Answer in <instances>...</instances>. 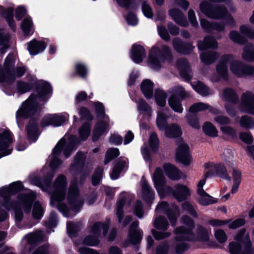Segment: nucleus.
I'll return each instance as SVG.
<instances>
[{
	"mask_svg": "<svg viewBox=\"0 0 254 254\" xmlns=\"http://www.w3.org/2000/svg\"><path fill=\"white\" fill-rule=\"evenodd\" d=\"M75 141L76 137L74 135L68 136L65 135L61 139L54 149L52 155L49 157L50 172L47 175L46 179L42 183L39 180H33L32 183L41 188L43 190L49 191L51 189V182L54 176L55 170L61 164L59 158L61 152L63 150L65 157H68L75 146Z\"/></svg>",
	"mask_w": 254,
	"mask_h": 254,
	"instance_id": "1",
	"label": "nucleus"
},
{
	"mask_svg": "<svg viewBox=\"0 0 254 254\" xmlns=\"http://www.w3.org/2000/svg\"><path fill=\"white\" fill-rule=\"evenodd\" d=\"M52 88L47 82H42L39 85L37 89V96L32 95L22 105L17 112V121L19 118H27L34 114L38 104L42 101L48 100L51 97Z\"/></svg>",
	"mask_w": 254,
	"mask_h": 254,
	"instance_id": "2",
	"label": "nucleus"
},
{
	"mask_svg": "<svg viewBox=\"0 0 254 254\" xmlns=\"http://www.w3.org/2000/svg\"><path fill=\"white\" fill-rule=\"evenodd\" d=\"M35 198V193L32 191H30L27 194H20L18 195L17 200L12 203L5 201L3 203V206L7 210L12 209L14 212L16 222H20L22 220L23 216L21 208H22L24 210L25 213H29L32 202Z\"/></svg>",
	"mask_w": 254,
	"mask_h": 254,
	"instance_id": "3",
	"label": "nucleus"
},
{
	"mask_svg": "<svg viewBox=\"0 0 254 254\" xmlns=\"http://www.w3.org/2000/svg\"><path fill=\"white\" fill-rule=\"evenodd\" d=\"M66 187V181L65 177L63 175H60L56 180L53 187V190L51 197V204L52 205H57L59 210L63 213L64 215L68 217V209L67 206L60 203L65 197Z\"/></svg>",
	"mask_w": 254,
	"mask_h": 254,
	"instance_id": "4",
	"label": "nucleus"
},
{
	"mask_svg": "<svg viewBox=\"0 0 254 254\" xmlns=\"http://www.w3.org/2000/svg\"><path fill=\"white\" fill-rule=\"evenodd\" d=\"M172 58L171 50L168 46L163 45L161 48L154 46L149 53L148 64L153 70H157L161 67L163 63L170 60Z\"/></svg>",
	"mask_w": 254,
	"mask_h": 254,
	"instance_id": "5",
	"label": "nucleus"
},
{
	"mask_svg": "<svg viewBox=\"0 0 254 254\" xmlns=\"http://www.w3.org/2000/svg\"><path fill=\"white\" fill-rule=\"evenodd\" d=\"M14 64L13 56L9 54L5 60L3 74L0 75V82L11 83L15 79L16 77H20L24 74L25 68L24 67H17L14 68Z\"/></svg>",
	"mask_w": 254,
	"mask_h": 254,
	"instance_id": "6",
	"label": "nucleus"
},
{
	"mask_svg": "<svg viewBox=\"0 0 254 254\" xmlns=\"http://www.w3.org/2000/svg\"><path fill=\"white\" fill-rule=\"evenodd\" d=\"M167 115L163 111L158 112L156 124L160 130H164L167 137L174 138L180 136L182 133L181 127L176 124L167 125Z\"/></svg>",
	"mask_w": 254,
	"mask_h": 254,
	"instance_id": "7",
	"label": "nucleus"
},
{
	"mask_svg": "<svg viewBox=\"0 0 254 254\" xmlns=\"http://www.w3.org/2000/svg\"><path fill=\"white\" fill-rule=\"evenodd\" d=\"M109 225L100 222L95 223L91 228L90 234L86 236L83 243L85 245L95 246L99 243V239L106 236Z\"/></svg>",
	"mask_w": 254,
	"mask_h": 254,
	"instance_id": "8",
	"label": "nucleus"
},
{
	"mask_svg": "<svg viewBox=\"0 0 254 254\" xmlns=\"http://www.w3.org/2000/svg\"><path fill=\"white\" fill-rule=\"evenodd\" d=\"M95 108L99 118H102V120H100L95 127L93 134L94 141L98 140L99 136L108 128L109 121V117L104 114V109L102 103H95Z\"/></svg>",
	"mask_w": 254,
	"mask_h": 254,
	"instance_id": "9",
	"label": "nucleus"
},
{
	"mask_svg": "<svg viewBox=\"0 0 254 254\" xmlns=\"http://www.w3.org/2000/svg\"><path fill=\"white\" fill-rule=\"evenodd\" d=\"M67 198L68 205L73 210L77 211L82 206L83 200L80 195L76 180H73L71 182Z\"/></svg>",
	"mask_w": 254,
	"mask_h": 254,
	"instance_id": "10",
	"label": "nucleus"
},
{
	"mask_svg": "<svg viewBox=\"0 0 254 254\" xmlns=\"http://www.w3.org/2000/svg\"><path fill=\"white\" fill-rule=\"evenodd\" d=\"M154 187L160 198L164 197L172 191L171 187L166 185L165 180L161 169L156 168L152 177Z\"/></svg>",
	"mask_w": 254,
	"mask_h": 254,
	"instance_id": "11",
	"label": "nucleus"
},
{
	"mask_svg": "<svg viewBox=\"0 0 254 254\" xmlns=\"http://www.w3.org/2000/svg\"><path fill=\"white\" fill-rule=\"evenodd\" d=\"M230 69L232 73L239 77L246 76L254 77V66L247 65L239 61L232 62Z\"/></svg>",
	"mask_w": 254,
	"mask_h": 254,
	"instance_id": "12",
	"label": "nucleus"
},
{
	"mask_svg": "<svg viewBox=\"0 0 254 254\" xmlns=\"http://www.w3.org/2000/svg\"><path fill=\"white\" fill-rule=\"evenodd\" d=\"M182 223L188 227V229H184L183 227H180L175 231V239L177 241L191 240V229L194 227L193 221L189 217L185 216L182 218Z\"/></svg>",
	"mask_w": 254,
	"mask_h": 254,
	"instance_id": "13",
	"label": "nucleus"
},
{
	"mask_svg": "<svg viewBox=\"0 0 254 254\" xmlns=\"http://www.w3.org/2000/svg\"><path fill=\"white\" fill-rule=\"evenodd\" d=\"M209 175L210 173L208 171L205 172L204 175V178L200 180L197 185V192L200 196L198 201L200 204L203 205H207L217 202L216 198L210 196L203 189V186L206 183V179Z\"/></svg>",
	"mask_w": 254,
	"mask_h": 254,
	"instance_id": "14",
	"label": "nucleus"
},
{
	"mask_svg": "<svg viewBox=\"0 0 254 254\" xmlns=\"http://www.w3.org/2000/svg\"><path fill=\"white\" fill-rule=\"evenodd\" d=\"M176 159L185 166H189L192 161L189 147L186 142L181 141L178 143L176 152Z\"/></svg>",
	"mask_w": 254,
	"mask_h": 254,
	"instance_id": "15",
	"label": "nucleus"
},
{
	"mask_svg": "<svg viewBox=\"0 0 254 254\" xmlns=\"http://www.w3.org/2000/svg\"><path fill=\"white\" fill-rule=\"evenodd\" d=\"M69 116L66 113L61 114H51L45 116L42 120V127L52 125L55 127L61 126L63 123L69 119Z\"/></svg>",
	"mask_w": 254,
	"mask_h": 254,
	"instance_id": "16",
	"label": "nucleus"
},
{
	"mask_svg": "<svg viewBox=\"0 0 254 254\" xmlns=\"http://www.w3.org/2000/svg\"><path fill=\"white\" fill-rule=\"evenodd\" d=\"M242 243L231 242L228 245L229 252L230 254H254V250L252 248V244L251 240H249L244 245V250Z\"/></svg>",
	"mask_w": 254,
	"mask_h": 254,
	"instance_id": "17",
	"label": "nucleus"
},
{
	"mask_svg": "<svg viewBox=\"0 0 254 254\" xmlns=\"http://www.w3.org/2000/svg\"><path fill=\"white\" fill-rule=\"evenodd\" d=\"M156 211L157 212H166L171 225L173 226L176 225L177 218L179 215L178 209L176 205H172L171 207L169 208L168 204L163 201L157 205Z\"/></svg>",
	"mask_w": 254,
	"mask_h": 254,
	"instance_id": "18",
	"label": "nucleus"
},
{
	"mask_svg": "<svg viewBox=\"0 0 254 254\" xmlns=\"http://www.w3.org/2000/svg\"><path fill=\"white\" fill-rule=\"evenodd\" d=\"M241 108L244 113L254 115V94L246 91L242 95Z\"/></svg>",
	"mask_w": 254,
	"mask_h": 254,
	"instance_id": "19",
	"label": "nucleus"
},
{
	"mask_svg": "<svg viewBox=\"0 0 254 254\" xmlns=\"http://www.w3.org/2000/svg\"><path fill=\"white\" fill-rule=\"evenodd\" d=\"M200 10L206 16L213 19H219L222 16V9L220 7H212L207 1H203L200 4Z\"/></svg>",
	"mask_w": 254,
	"mask_h": 254,
	"instance_id": "20",
	"label": "nucleus"
},
{
	"mask_svg": "<svg viewBox=\"0 0 254 254\" xmlns=\"http://www.w3.org/2000/svg\"><path fill=\"white\" fill-rule=\"evenodd\" d=\"M12 142V137L8 131H4L0 134V157L5 156L11 153V149H8L9 145Z\"/></svg>",
	"mask_w": 254,
	"mask_h": 254,
	"instance_id": "21",
	"label": "nucleus"
},
{
	"mask_svg": "<svg viewBox=\"0 0 254 254\" xmlns=\"http://www.w3.org/2000/svg\"><path fill=\"white\" fill-rule=\"evenodd\" d=\"M22 189L21 182H16L8 186H4L0 189V195L6 199L12 194H14Z\"/></svg>",
	"mask_w": 254,
	"mask_h": 254,
	"instance_id": "22",
	"label": "nucleus"
},
{
	"mask_svg": "<svg viewBox=\"0 0 254 254\" xmlns=\"http://www.w3.org/2000/svg\"><path fill=\"white\" fill-rule=\"evenodd\" d=\"M169 14L172 18L179 25L187 27L189 23L183 12L179 9L172 8L169 11Z\"/></svg>",
	"mask_w": 254,
	"mask_h": 254,
	"instance_id": "23",
	"label": "nucleus"
},
{
	"mask_svg": "<svg viewBox=\"0 0 254 254\" xmlns=\"http://www.w3.org/2000/svg\"><path fill=\"white\" fill-rule=\"evenodd\" d=\"M130 56L134 63H140L146 57L145 51L142 46L134 45L132 47Z\"/></svg>",
	"mask_w": 254,
	"mask_h": 254,
	"instance_id": "24",
	"label": "nucleus"
},
{
	"mask_svg": "<svg viewBox=\"0 0 254 254\" xmlns=\"http://www.w3.org/2000/svg\"><path fill=\"white\" fill-rule=\"evenodd\" d=\"M173 46L175 51L182 54H188L194 48L190 43L184 44L179 38L173 40Z\"/></svg>",
	"mask_w": 254,
	"mask_h": 254,
	"instance_id": "25",
	"label": "nucleus"
},
{
	"mask_svg": "<svg viewBox=\"0 0 254 254\" xmlns=\"http://www.w3.org/2000/svg\"><path fill=\"white\" fill-rule=\"evenodd\" d=\"M173 194L179 201H182L190 194V190L187 186L179 184L175 187Z\"/></svg>",
	"mask_w": 254,
	"mask_h": 254,
	"instance_id": "26",
	"label": "nucleus"
},
{
	"mask_svg": "<svg viewBox=\"0 0 254 254\" xmlns=\"http://www.w3.org/2000/svg\"><path fill=\"white\" fill-rule=\"evenodd\" d=\"M86 159L85 155L82 152H78L75 156L73 163L70 166V171L74 174L76 171L80 172L82 169Z\"/></svg>",
	"mask_w": 254,
	"mask_h": 254,
	"instance_id": "27",
	"label": "nucleus"
},
{
	"mask_svg": "<svg viewBox=\"0 0 254 254\" xmlns=\"http://www.w3.org/2000/svg\"><path fill=\"white\" fill-rule=\"evenodd\" d=\"M206 110H208L209 112L214 114H217L220 112V111L218 109L202 102L197 103L191 105L189 109V112L190 113H196Z\"/></svg>",
	"mask_w": 254,
	"mask_h": 254,
	"instance_id": "28",
	"label": "nucleus"
},
{
	"mask_svg": "<svg viewBox=\"0 0 254 254\" xmlns=\"http://www.w3.org/2000/svg\"><path fill=\"white\" fill-rule=\"evenodd\" d=\"M46 47L43 42L34 39L28 44V50L31 55H36L44 51Z\"/></svg>",
	"mask_w": 254,
	"mask_h": 254,
	"instance_id": "29",
	"label": "nucleus"
},
{
	"mask_svg": "<svg viewBox=\"0 0 254 254\" xmlns=\"http://www.w3.org/2000/svg\"><path fill=\"white\" fill-rule=\"evenodd\" d=\"M163 168L166 175L171 180H178L182 176V173L172 164H166Z\"/></svg>",
	"mask_w": 254,
	"mask_h": 254,
	"instance_id": "30",
	"label": "nucleus"
},
{
	"mask_svg": "<svg viewBox=\"0 0 254 254\" xmlns=\"http://www.w3.org/2000/svg\"><path fill=\"white\" fill-rule=\"evenodd\" d=\"M177 66L180 69V75L185 80H190L191 74L190 73V67L186 60L180 59L177 62Z\"/></svg>",
	"mask_w": 254,
	"mask_h": 254,
	"instance_id": "31",
	"label": "nucleus"
},
{
	"mask_svg": "<svg viewBox=\"0 0 254 254\" xmlns=\"http://www.w3.org/2000/svg\"><path fill=\"white\" fill-rule=\"evenodd\" d=\"M143 198L149 202L154 198L155 193L144 178L141 181Z\"/></svg>",
	"mask_w": 254,
	"mask_h": 254,
	"instance_id": "32",
	"label": "nucleus"
},
{
	"mask_svg": "<svg viewBox=\"0 0 254 254\" xmlns=\"http://www.w3.org/2000/svg\"><path fill=\"white\" fill-rule=\"evenodd\" d=\"M138 225L137 222H134L130 227L128 234V240L131 244H135L139 242L141 239L142 232L140 230H136L135 228Z\"/></svg>",
	"mask_w": 254,
	"mask_h": 254,
	"instance_id": "33",
	"label": "nucleus"
},
{
	"mask_svg": "<svg viewBox=\"0 0 254 254\" xmlns=\"http://www.w3.org/2000/svg\"><path fill=\"white\" fill-rule=\"evenodd\" d=\"M242 54V59L247 62H254V45L252 43L244 45Z\"/></svg>",
	"mask_w": 254,
	"mask_h": 254,
	"instance_id": "34",
	"label": "nucleus"
},
{
	"mask_svg": "<svg viewBox=\"0 0 254 254\" xmlns=\"http://www.w3.org/2000/svg\"><path fill=\"white\" fill-rule=\"evenodd\" d=\"M43 236L42 232L39 231L34 233H31L23 239V243H27V247L29 249V252L31 251V245L35 243L37 241H40L41 239V237Z\"/></svg>",
	"mask_w": 254,
	"mask_h": 254,
	"instance_id": "35",
	"label": "nucleus"
},
{
	"mask_svg": "<svg viewBox=\"0 0 254 254\" xmlns=\"http://www.w3.org/2000/svg\"><path fill=\"white\" fill-rule=\"evenodd\" d=\"M153 83L149 79L144 80L141 84V89L144 96L150 99L153 95Z\"/></svg>",
	"mask_w": 254,
	"mask_h": 254,
	"instance_id": "36",
	"label": "nucleus"
},
{
	"mask_svg": "<svg viewBox=\"0 0 254 254\" xmlns=\"http://www.w3.org/2000/svg\"><path fill=\"white\" fill-rule=\"evenodd\" d=\"M137 109L139 114H142L149 119L151 116L152 110L150 106L142 99L137 102Z\"/></svg>",
	"mask_w": 254,
	"mask_h": 254,
	"instance_id": "37",
	"label": "nucleus"
},
{
	"mask_svg": "<svg viewBox=\"0 0 254 254\" xmlns=\"http://www.w3.org/2000/svg\"><path fill=\"white\" fill-rule=\"evenodd\" d=\"M229 37L233 42L239 45H244L248 42V39L243 34H240L236 30L230 31Z\"/></svg>",
	"mask_w": 254,
	"mask_h": 254,
	"instance_id": "38",
	"label": "nucleus"
},
{
	"mask_svg": "<svg viewBox=\"0 0 254 254\" xmlns=\"http://www.w3.org/2000/svg\"><path fill=\"white\" fill-rule=\"evenodd\" d=\"M168 104L171 108L175 112L182 113L184 109L181 101L175 95H172L168 100Z\"/></svg>",
	"mask_w": 254,
	"mask_h": 254,
	"instance_id": "39",
	"label": "nucleus"
},
{
	"mask_svg": "<svg viewBox=\"0 0 254 254\" xmlns=\"http://www.w3.org/2000/svg\"><path fill=\"white\" fill-rule=\"evenodd\" d=\"M26 129L29 139L36 141L38 136L37 124L34 121L30 122L27 125Z\"/></svg>",
	"mask_w": 254,
	"mask_h": 254,
	"instance_id": "40",
	"label": "nucleus"
},
{
	"mask_svg": "<svg viewBox=\"0 0 254 254\" xmlns=\"http://www.w3.org/2000/svg\"><path fill=\"white\" fill-rule=\"evenodd\" d=\"M191 85L196 92L202 96H207L211 93L210 90L200 81H195L191 82Z\"/></svg>",
	"mask_w": 254,
	"mask_h": 254,
	"instance_id": "41",
	"label": "nucleus"
},
{
	"mask_svg": "<svg viewBox=\"0 0 254 254\" xmlns=\"http://www.w3.org/2000/svg\"><path fill=\"white\" fill-rule=\"evenodd\" d=\"M233 28L236 25V21L232 15L229 12L227 7L223 5V31L225 26Z\"/></svg>",
	"mask_w": 254,
	"mask_h": 254,
	"instance_id": "42",
	"label": "nucleus"
},
{
	"mask_svg": "<svg viewBox=\"0 0 254 254\" xmlns=\"http://www.w3.org/2000/svg\"><path fill=\"white\" fill-rule=\"evenodd\" d=\"M210 224L214 227V235L216 239L220 243L222 242V222L220 220H213L210 222Z\"/></svg>",
	"mask_w": 254,
	"mask_h": 254,
	"instance_id": "43",
	"label": "nucleus"
},
{
	"mask_svg": "<svg viewBox=\"0 0 254 254\" xmlns=\"http://www.w3.org/2000/svg\"><path fill=\"white\" fill-rule=\"evenodd\" d=\"M233 184L231 192L233 194L236 193L239 189L241 182V172L240 170L234 169L232 173Z\"/></svg>",
	"mask_w": 254,
	"mask_h": 254,
	"instance_id": "44",
	"label": "nucleus"
},
{
	"mask_svg": "<svg viewBox=\"0 0 254 254\" xmlns=\"http://www.w3.org/2000/svg\"><path fill=\"white\" fill-rule=\"evenodd\" d=\"M9 36L0 30V53L3 54L9 48Z\"/></svg>",
	"mask_w": 254,
	"mask_h": 254,
	"instance_id": "45",
	"label": "nucleus"
},
{
	"mask_svg": "<svg viewBox=\"0 0 254 254\" xmlns=\"http://www.w3.org/2000/svg\"><path fill=\"white\" fill-rule=\"evenodd\" d=\"M21 27L26 35H31L34 32L33 23L30 17H27L23 20Z\"/></svg>",
	"mask_w": 254,
	"mask_h": 254,
	"instance_id": "46",
	"label": "nucleus"
},
{
	"mask_svg": "<svg viewBox=\"0 0 254 254\" xmlns=\"http://www.w3.org/2000/svg\"><path fill=\"white\" fill-rule=\"evenodd\" d=\"M197 46L199 50H203L208 48H215L217 43L213 37H206L202 42L198 43Z\"/></svg>",
	"mask_w": 254,
	"mask_h": 254,
	"instance_id": "47",
	"label": "nucleus"
},
{
	"mask_svg": "<svg viewBox=\"0 0 254 254\" xmlns=\"http://www.w3.org/2000/svg\"><path fill=\"white\" fill-rule=\"evenodd\" d=\"M223 97L234 104H236L239 101V97L232 88H226L223 89Z\"/></svg>",
	"mask_w": 254,
	"mask_h": 254,
	"instance_id": "48",
	"label": "nucleus"
},
{
	"mask_svg": "<svg viewBox=\"0 0 254 254\" xmlns=\"http://www.w3.org/2000/svg\"><path fill=\"white\" fill-rule=\"evenodd\" d=\"M239 125L241 127L249 129L254 127V119L247 116H242L239 121Z\"/></svg>",
	"mask_w": 254,
	"mask_h": 254,
	"instance_id": "49",
	"label": "nucleus"
},
{
	"mask_svg": "<svg viewBox=\"0 0 254 254\" xmlns=\"http://www.w3.org/2000/svg\"><path fill=\"white\" fill-rule=\"evenodd\" d=\"M166 93L161 89H156L155 92V100L156 104L160 107H164L166 105Z\"/></svg>",
	"mask_w": 254,
	"mask_h": 254,
	"instance_id": "50",
	"label": "nucleus"
},
{
	"mask_svg": "<svg viewBox=\"0 0 254 254\" xmlns=\"http://www.w3.org/2000/svg\"><path fill=\"white\" fill-rule=\"evenodd\" d=\"M246 232V228H242L239 230L234 238L236 242L240 243L243 245H245V243H246L247 241H249V240H250L249 234L245 235Z\"/></svg>",
	"mask_w": 254,
	"mask_h": 254,
	"instance_id": "51",
	"label": "nucleus"
},
{
	"mask_svg": "<svg viewBox=\"0 0 254 254\" xmlns=\"http://www.w3.org/2000/svg\"><path fill=\"white\" fill-rule=\"evenodd\" d=\"M204 133L211 137L217 136L218 131L215 127L210 122H205L202 127Z\"/></svg>",
	"mask_w": 254,
	"mask_h": 254,
	"instance_id": "52",
	"label": "nucleus"
},
{
	"mask_svg": "<svg viewBox=\"0 0 254 254\" xmlns=\"http://www.w3.org/2000/svg\"><path fill=\"white\" fill-rule=\"evenodd\" d=\"M126 164L125 161H120L117 162L110 174L112 179L116 180L118 178L120 173L126 166Z\"/></svg>",
	"mask_w": 254,
	"mask_h": 254,
	"instance_id": "53",
	"label": "nucleus"
},
{
	"mask_svg": "<svg viewBox=\"0 0 254 254\" xmlns=\"http://www.w3.org/2000/svg\"><path fill=\"white\" fill-rule=\"evenodd\" d=\"M240 32L247 39H254V28L250 27L247 25H242L240 27Z\"/></svg>",
	"mask_w": 254,
	"mask_h": 254,
	"instance_id": "54",
	"label": "nucleus"
},
{
	"mask_svg": "<svg viewBox=\"0 0 254 254\" xmlns=\"http://www.w3.org/2000/svg\"><path fill=\"white\" fill-rule=\"evenodd\" d=\"M230 221L231 220H223V225L228 224L229 228L235 229L243 226L246 224V220L244 218H238L230 223Z\"/></svg>",
	"mask_w": 254,
	"mask_h": 254,
	"instance_id": "55",
	"label": "nucleus"
},
{
	"mask_svg": "<svg viewBox=\"0 0 254 254\" xmlns=\"http://www.w3.org/2000/svg\"><path fill=\"white\" fill-rule=\"evenodd\" d=\"M44 214V208L38 201L34 203L32 210V215L34 219H41Z\"/></svg>",
	"mask_w": 254,
	"mask_h": 254,
	"instance_id": "56",
	"label": "nucleus"
},
{
	"mask_svg": "<svg viewBox=\"0 0 254 254\" xmlns=\"http://www.w3.org/2000/svg\"><path fill=\"white\" fill-rule=\"evenodd\" d=\"M201 61L206 64H209L214 62L218 57L216 52H212L211 54L203 53L200 55Z\"/></svg>",
	"mask_w": 254,
	"mask_h": 254,
	"instance_id": "57",
	"label": "nucleus"
},
{
	"mask_svg": "<svg viewBox=\"0 0 254 254\" xmlns=\"http://www.w3.org/2000/svg\"><path fill=\"white\" fill-rule=\"evenodd\" d=\"M185 118L188 124L192 127L195 129H199L200 125L198 119L196 115L188 114Z\"/></svg>",
	"mask_w": 254,
	"mask_h": 254,
	"instance_id": "58",
	"label": "nucleus"
},
{
	"mask_svg": "<svg viewBox=\"0 0 254 254\" xmlns=\"http://www.w3.org/2000/svg\"><path fill=\"white\" fill-rule=\"evenodd\" d=\"M125 201L126 198L124 197L122 199L119 200L117 202L116 215L119 223H121L122 222L123 207H125V208L127 207V205H126Z\"/></svg>",
	"mask_w": 254,
	"mask_h": 254,
	"instance_id": "59",
	"label": "nucleus"
},
{
	"mask_svg": "<svg viewBox=\"0 0 254 254\" xmlns=\"http://www.w3.org/2000/svg\"><path fill=\"white\" fill-rule=\"evenodd\" d=\"M90 133V125L88 123L83 125L79 130V137L81 140H86Z\"/></svg>",
	"mask_w": 254,
	"mask_h": 254,
	"instance_id": "60",
	"label": "nucleus"
},
{
	"mask_svg": "<svg viewBox=\"0 0 254 254\" xmlns=\"http://www.w3.org/2000/svg\"><path fill=\"white\" fill-rule=\"evenodd\" d=\"M168 221L163 217H159L156 219L154 222V226L161 230H166L168 227Z\"/></svg>",
	"mask_w": 254,
	"mask_h": 254,
	"instance_id": "61",
	"label": "nucleus"
},
{
	"mask_svg": "<svg viewBox=\"0 0 254 254\" xmlns=\"http://www.w3.org/2000/svg\"><path fill=\"white\" fill-rule=\"evenodd\" d=\"M13 11L12 7L9 8L3 13V16L6 19L9 26L14 29L15 28V24L13 18Z\"/></svg>",
	"mask_w": 254,
	"mask_h": 254,
	"instance_id": "62",
	"label": "nucleus"
},
{
	"mask_svg": "<svg viewBox=\"0 0 254 254\" xmlns=\"http://www.w3.org/2000/svg\"><path fill=\"white\" fill-rule=\"evenodd\" d=\"M171 90L173 95H178L182 99L190 96L189 93L186 92L181 86H175Z\"/></svg>",
	"mask_w": 254,
	"mask_h": 254,
	"instance_id": "63",
	"label": "nucleus"
},
{
	"mask_svg": "<svg viewBox=\"0 0 254 254\" xmlns=\"http://www.w3.org/2000/svg\"><path fill=\"white\" fill-rule=\"evenodd\" d=\"M119 154L120 151L119 149L117 148H111L109 149L106 152L105 163H108L112 159L118 156Z\"/></svg>",
	"mask_w": 254,
	"mask_h": 254,
	"instance_id": "64",
	"label": "nucleus"
}]
</instances>
